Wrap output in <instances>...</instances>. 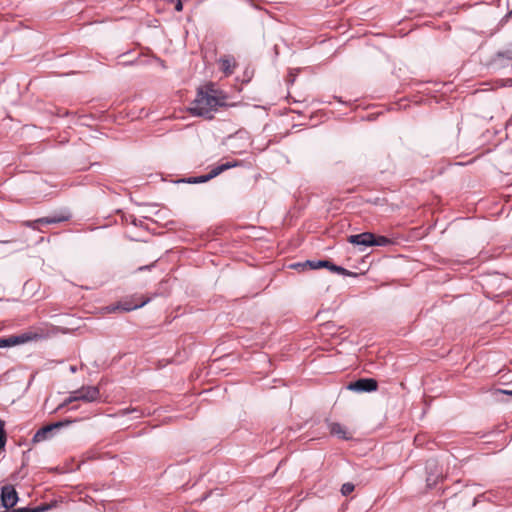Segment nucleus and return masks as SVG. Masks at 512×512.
Returning a JSON list of instances; mask_svg holds the SVG:
<instances>
[{
	"mask_svg": "<svg viewBox=\"0 0 512 512\" xmlns=\"http://www.w3.org/2000/svg\"><path fill=\"white\" fill-rule=\"evenodd\" d=\"M227 95L210 83L197 92V96L189 108L191 114L212 118V112L226 105Z\"/></svg>",
	"mask_w": 512,
	"mask_h": 512,
	"instance_id": "nucleus-1",
	"label": "nucleus"
},
{
	"mask_svg": "<svg viewBox=\"0 0 512 512\" xmlns=\"http://www.w3.org/2000/svg\"><path fill=\"white\" fill-rule=\"evenodd\" d=\"M100 397V391L96 386H83L78 390L72 391L68 398H66L58 407L57 410L68 406L75 401L95 402Z\"/></svg>",
	"mask_w": 512,
	"mask_h": 512,
	"instance_id": "nucleus-2",
	"label": "nucleus"
},
{
	"mask_svg": "<svg viewBox=\"0 0 512 512\" xmlns=\"http://www.w3.org/2000/svg\"><path fill=\"white\" fill-rule=\"evenodd\" d=\"M71 423H72V421L65 420V421H59V422L48 424V425L40 428L34 434L32 442L33 443H41V442L47 441L49 439H52L56 435V432L60 428L68 426Z\"/></svg>",
	"mask_w": 512,
	"mask_h": 512,
	"instance_id": "nucleus-3",
	"label": "nucleus"
},
{
	"mask_svg": "<svg viewBox=\"0 0 512 512\" xmlns=\"http://www.w3.org/2000/svg\"><path fill=\"white\" fill-rule=\"evenodd\" d=\"M378 383L373 378H361L354 382H350L347 389L354 392H373L376 391Z\"/></svg>",
	"mask_w": 512,
	"mask_h": 512,
	"instance_id": "nucleus-4",
	"label": "nucleus"
},
{
	"mask_svg": "<svg viewBox=\"0 0 512 512\" xmlns=\"http://www.w3.org/2000/svg\"><path fill=\"white\" fill-rule=\"evenodd\" d=\"M18 493L12 485H4L1 488V504L4 508L14 507L18 502Z\"/></svg>",
	"mask_w": 512,
	"mask_h": 512,
	"instance_id": "nucleus-5",
	"label": "nucleus"
},
{
	"mask_svg": "<svg viewBox=\"0 0 512 512\" xmlns=\"http://www.w3.org/2000/svg\"><path fill=\"white\" fill-rule=\"evenodd\" d=\"M236 164H232V163H224V164H221L217 167H215L214 169H212L208 174L206 175H203V176H200V177H194V178H190L188 180V183H204L206 181H209L211 180L212 178L218 176L220 173H222L223 171L231 168V167H234Z\"/></svg>",
	"mask_w": 512,
	"mask_h": 512,
	"instance_id": "nucleus-6",
	"label": "nucleus"
},
{
	"mask_svg": "<svg viewBox=\"0 0 512 512\" xmlns=\"http://www.w3.org/2000/svg\"><path fill=\"white\" fill-rule=\"evenodd\" d=\"M36 337V334L24 333L17 336L0 338V348L12 347L15 345L26 343Z\"/></svg>",
	"mask_w": 512,
	"mask_h": 512,
	"instance_id": "nucleus-7",
	"label": "nucleus"
},
{
	"mask_svg": "<svg viewBox=\"0 0 512 512\" xmlns=\"http://www.w3.org/2000/svg\"><path fill=\"white\" fill-rule=\"evenodd\" d=\"M348 242L353 245H361V246H373L374 242V234L370 232H363L360 234L350 235L348 237Z\"/></svg>",
	"mask_w": 512,
	"mask_h": 512,
	"instance_id": "nucleus-8",
	"label": "nucleus"
},
{
	"mask_svg": "<svg viewBox=\"0 0 512 512\" xmlns=\"http://www.w3.org/2000/svg\"><path fill=\"white\" fill-rule=\"evenodd\" d=\"M427 471V485L434 486L441 477V473H438V463L436 460H428L426 463Z\"/></svg>",
	"mask_w": 512,
	"mask_h": 512,
	"instance_id": "nucleus-9",
	"label": "nucleus"
},
{
	"mask_svg": "<svg viewBox=\"0 0 512 512\" xmlns=\"http://www.w3.org/2000/svg\"><path fill=\"white\" fill-rule=\"evenodd\" d=\"M68 216H63V215H60V216H47V217H42V218H39L35 221H32V222H27V226L33 228V229H37V225L39 224H56V223H60V222H64L66 220H68Z\"/></svg>",
	"mask_w": 512,
	"mask_h": 512,
	"instance_id": "nucleus-10",
	"label": "nucleus"
},
{
	"mask_svg": "<svg viewBox=\"0 0 512 512\" xmlns=\"http://www.w3.org/2000/svg\"><path fill=\"white\" fill-rule=\"evenodd\" d=\"M220 69L226 74L231 75L234 72V68L236 66L235 59L231 56L222 57L219 60Z\"/></svg>",
	"mask_w": 512,
	"mask_h": 512,
	"instance_id": "nucleus-11",
	"label": "nucleus"
},
{
	"mask_svg": "<svg viewBox=\"0 0 512 512\" xmlns=\"http://www.w3.org/2000/svg\"><path fill=\"white\" fill-rule=\"evenodd\" d=\"M329 430H330L331 434L336 435V436H338L341 439H346L347 440V439L350 438V436L348 435L345 427L342 426L339 423H331L329 425Z\"/></svg>",
	"mask_w": 512,
	"mask_h": 512,
	"instance_id": "nucleus-12",
	"label": "nucleus"
},
{
	"mask_svg": "<svg viewBox=\"0 0 512 512\" xmlns=\"http://www.w3.org/2000/svg\"><path fill=\"white\" fill-rule=\"evenodd\" d=\"M329 265L328 260H307L303 262V266H308L309 269H320V268H327Z\"/></svg>",
	"mask_w": 512,
	"mask_h": 512,
	"instance_id": "nucleus-13",
	"label": "nucleus"
},
{
	"mask_svg": "<svg viewBox=\"0 0 512 512\" xmlns=\"http://www.w3.org/2000/svg\"><path fill=\"white\" fill-rule=\"evenodd\" d=\"M327 269H329L330 271H332L334 273H338V274H341L344 276H356V273L348 271L347 269H345L341 266H337L330 261H329V265H328Z\"/></svg>",
	"mask_w": 512,
	"mask_h": 512,
	"instance_id": "nucleus-14",
	"label": "nucleus"
},
{
	"mask_svg": "<svg viewBox=\"0 0 512 512\" xmlns=\"http://www.w3.org/2000/svg\"><path fill=\"white\" fill-rule=\"evenodd\" d=\"M327 269H329L330 271H332L334 273H338V274H341L344 276H356V273L348 271L347 269H345L341 266H337L330 261H329V265H328Z\"/></svg>",
	"mask_w": 512,
	"mask_h": 512,
	"instance_id": "nucleus-15",
	"label": "nucleus"
},
{
	"mask_svg": "<svg viewBox=\"0 0 512 512\" xmlns=\"http://www.w3.org/2000/svg\"><path fill=\"white\" fill-rule=\"evenodd\" d=\"M393 241L385 236H375L374 235V242L373 246H387L392 244Z\"/></svg>",
	"mask_w": 512,
	"mask_h": 512,
	"instance_id": "nucleus-16",
	"label": "nucleus"
},
{
	"mask_svg": "<svg viewBox=\"0 0 512 512\" xmlns=\"http://www.w3.org/2000/svg\"><path fill=\"white\" fill-rule=\"evenodd\" d=\"M119 413L121 415H127L129 413H135L136 415L134 416V418H140L143 415V413L140 410H138L137 408H125V409H122Z\"/></svg>",
	"mask_w": 512,
	"mask_h": 512,
	"instance_id": "nucleus-17",
	"label": "nucleus"
},
{
	"mask_svg": "<svg viewBox=\"0 0 512 512\" xmlns=\"http://www.w3.org/2000/svg\"><path fill=\"white\" fill-rule=\"evenodd\" d=\"M4 421L0 419V450L4 448L6 443V435L4 430Z\"/></svg>",
	"mask_w": 512,
	"mask_h": 512,
	"instance_id": "nucleus-18",
	"label": "nucleus"
},
{
	"mask_svg": "<svg viewBox=\"0 0 512 512\" xmlns=\"http://www.w3.org/2000/svg\"><path fill=\"white\" fill-rule=\"evenodd\" d=\"M354 488L355 486L352 483H344L341 487V493L342 495L347 496L354 491Z\"/></svg>",
	"mask_w": 512,
	"mask_h": 512,
	"instance_id": "nucleus-19",
	"label": "nucleus"
},
{
	"mask_svg": "<svg viewBox=\"0 0 512 512\" xmlns=\"http://www.w3.org/2000/svg\"><path fill=\"white\" fill-rule=\"evenodd\" d=\"M146 302H147V301H144V302H142V303H140V304H135V305H133V306H124L122 309H123V310H125V311H131V310H133V309H137V308L142 307L143 305H145V304H146Z\"/></svg>",
	"mask_w": 512,
	"mask_h": 512,
	"instance_id": "nucleus-20",
	"label": "nucleus"
},
{
	"mask_svg": "<svg viewBox=\"0 0 512 512\" xmlns=\"http://www.w3.org/2000/svg\"><path fill=\"white\" fill-rule=\"evenodd\" d=\"M50 508L49 505H40L38 507L32 508V512H45Z\"/></svg>",
	"mask_w": 512,
	"mask_h": 512,
	"instance_id": "nucleus-21",
	"label": "nucleus"
},
{
	"mask_svg": "<svg viewBox=\"0 0 512 512\" xmlns=\"http://www.w3.org/2000/svg\"><path fill=\"white\" fill-rule=\"evenodd\" d=\"M495 394H505L512 396V390L498 389L495 391Z\"/></svg>",
	"mask_w": 512,
	"mask_h": 512,
	"instance_id": "nucleus-22",
	"label": "nucleus"
},
{
	"mask_svg": "<svg viewBox=\"0 0 512 512\" xmlns=\"http://www.w3.org/2000/svg\"><path fill=\"white\" fill-rule=\"evenodd\" d=\"M499 55L512 60V50H507L505 52L499 53Z\"/></svg>",
	"mask_w": 512,
	"mask_h": 512,
	"instance_id": "nucleus-23",
	"label": "nucleus"
},
{
	"mask_svg": "<svg viewBox=\"0 0 512 512\" xmlns=\"http://www.w3.org/2000/svg\"><path fill=\"white\" fill-rule=\"evenodd\" d=\"M175 9H176L177 11H182V9H183V4H182V1H181V0H176Z\"/></svg>",
	"mask_w": 512,
	"mask_h": 512,
	"instance_id": "nucleus-24",
	"label": "nucleus"
},
{
	"mask_svg": "<svg viewBox=\"0 0 512 512\" xmlns=\"http://www.w3.org/2000/svg\"><path fill=\"white\" fill-rule=\"evenodd\" d=\"M291 267H293V268H302V269L308 268V266H303V263H296V264L291 265Z\"/></svg>",
	"mask_w": 512,
	"mask_h": 512,
	"instance_id": "nucleus-25",
	"label": "nucleus"
},
{
	"mask_svg": "<svg viewBox=\"0 0 512 512\" xmlns=\"http://www.w3.org/2000/svg\"><path fill=\"white\" fill-rule=\"evenodd\" d=\"M76 370H77V369H76V367H75V366H71V367H70V371H71L72 373H75V372H76Z\"/></svg>",
	"mask_w": 512,
	"mask_h": 512,
	"instance_id": "nucleus-26",
	"label": "nucleus"
},
{
	"mask_svg": "<svg viewBox=\"0 0 512 512\" xmlns=\"http://www.w3.org/2000/svg\"><path fill=\"white\" fill-rule=\"evenodd\" d=\"M118 308H119L118 306H116V307H112V308H110V309H109V311H110V312H112V311L117 310Z\"/></svg>",
	"mask_w": 512,
	"mask_h": 512,
	"instance_id": "nucleus-27",
	"label": "nucleus"
}]
</instances>
